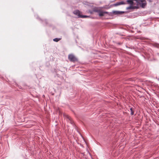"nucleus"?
I'll use <instances>...</instances> for the list:
<instances>
[{
  "instance_id": "13",
  "label": "nucleus",
  "mask_w": 159,
  "mask_h": 159,
  "mask_svg": "<svg viewBox=\"0 0 159 159\" xmlns=\"http://www.w3.org/2000/svg\"><path fill=\"white\" fill-rule=\"evenodd\" d=\"M157 48H159V44H157L156 45V46Z\"/></svg>"
},
{
  "instance_id": "3",
  "label": "nucleus",
  "mask_w": 159,
  "mask_h": 159,
  "mask_svg": "<svg viewBox=\"0 0 159 159\" xmlns=\"http://www.w3.org/2000/svg\"><path fill=\"white\" fill-rule=\"evenodd\" d=\"M137 3L143 8H144L147 5V2L145 0H138Z\"/></svg>"
},
{
  "instance_id": "5",
  "label": "nucleus",
  "mask_w": 159,
  "mask_h": 159,
  "mask_svg": "<svg viewBox=\"0 0 159 159\" xmlns=\"http://www.w3.org/2000/svg\"><path fill=\"white\" fill-rule=\"evenodd\" d=\"M125 4L126 3L124 1H122L120 2H117L116 3L113 4V6H117Z\"/></svg>"
},
{
  "instance_id": "12",
  "label": "nucleus",
  "mask_w": 159,
  "mask_h": 159,
  "mask_svg": "<svg viewBox=\"0 0 159 159\" xmlns=\"http://www.w3.org/2000/svg\"><path fill=\"white\" fill-rule=\"evenodd\" d=\"M79 17H80V18H85V17H87V16L86 15H81V16H80Z\"/></svg>"
},
{
  "instance_id": "10",
  "label": "nucleus",
  "mask_w": 159,
  "mask_h": 159,
  "mask_svg": "<svg viewBox=\"0 0 159 159\" xmlns=\"http://www.w3.org/2000/svg\"><path fill=\"white\" fill-rule=\"evenodd\" d=\"M130 111H131V113H130L131 115V116L133 115H134V111L133 110L132 108H130Z\"/></svg>"
},
{
  "instance_id": "8",
  "label": "nucleus",
  "mask_w": 159,
  "mask_h": 159,
  "mask_svg": "<svg viewBox=\"0 0 159 159\" xmlns=\"http://www.w3.org/2000/svg\"><path fill=\"white\" fill-rule=\"evenodd\" d=\"M135 8V7L133 6H130L126 7L127 10L129 9H134Z\"/></svg>"
},
{
  "instance_id": "2",
  "label": "nucleus",
  "mask_w": 159,
  "mask_h": 159,
  "mask_svg": "<svg viewBox=\"0 0 159 159\" xmlns=\"http://www.w3.org/2000/svg\"><path fill=\"white\" fill-rule=\"evenodd\" d=\"M68 58L70 61L75 62L78 61L77 58L72 54H69L68 56Z\"/></svg>"
},
{
  "instance_id": "11",
  "label": "nucleus",
  "mask_w": 159,
  "mask_h": 159,
  "mask_svg": "<svg viewBox=\"0 0 159 159\" xmlns=\"http://www.w3.org/2000/svg\"><path fill=\"white\" fill-rule=\"evenodd\" d=\"M39 20H40L42 21L43 22H44L46 25H47V21L46 20H41V19H39Z\"/></svg>"
},
{
  "instance_id": "1",
  "label": "nucleus",
  "mask_w": 159,
  "mask_h": 159,
  "mask_svg": "<svg viewBox=\"0 0 159 159\" xmlns=\"http://www.w3.org/2000/svg\"><path fill=\"white\" fill-rule=\"evenodd\" d=\"M93 11L98 13V15L100 16H113V11L111 12H108L107 11H102L100 10L94 9Z\"/></svg>"
},
{
  "instance_id": "4",
  "label": "nucleus",
  "mask_w": 159,
  "mask_h": 159,
  "mask_svg": "<svg viewBox=\"0 0 159 159\" xmlns=\"http://www.w3.org/2000/svg\"><path fill=\"white\" fill-rule=\"evenodd\" d=\"M125 13H127V11H113V15H120Z\"/></svg>"
},
{
  "instance_id": "15",
  "label": "nucleus",
  "mask_w": 159,
  "mask_h": 159,
  "mask_svg": "<svg viewBox=\"0 0 159 159\" xmlns=\"http://www.w3.org/2000/svg\"><path fill=\"white\" fill-rule=\"evenodd\" d=\"M37 19H38V16H37V17H36Z\"/></svg>"
},
{
  "instance_id": "6",
  "label": "nucleus",
  "mask_w": 159,
  "mask_h": 159,
  "mask_svg": "<svg viewBox=\"0 0 159 159\" xmlns=\"http://www.w3.org/2000/svg\"><path fill=\"white\" fill-rule=\"evenodd\" d=\"M73 13L75 15L77 16L79 18H80L79 16H81L80 11L79 10H76L74 11L73 12Z\"/></svg>"
},
{
  "instance_id": "7",
  "label": "nucleus",
  "mask_w": 159,
  "mask_h": 159,
  "mask_svg": "<svg viewBox=\"0 0 159 159\" xmlns=\"http://www.w3.org/2000/svg\"><path fill=\"white\" fill-rule=\"evenodd\" d=\"M134 1H135L137 3V2H138V0H127V2L128 4H130L131 6H133L134 5Z\"/></svg>"
},
{
  "instance_id": "14",
  "label": "nucleus",
  "mask_w": 159,
  "mask_h": 159,
  "mask_svg": "<svg viewBox=\"0 0 159 159\" xmlns=\"http://www.w3.org/2000/svg\"><path fill=\"white\" fill-rule=\"evenodd\" d=\"M157 54L158 56H159V53H158Z\"/></svg>"
},
{
  "instance_id": "9",
  "label": "nucleus",
  "mask_w": 159,
  "mask_h": 159,
  "mask_svg": "<svg viewBox=\"0 0 159 159\" xmlns=\"http://www.w3.org/2000/svg\"><path fill=\"white\" fill-rule=\"evenodd\" d=\"M61 39L60 38H56L53 39V40L54 42H57Z\"/></svg>"
}]
</instances>
